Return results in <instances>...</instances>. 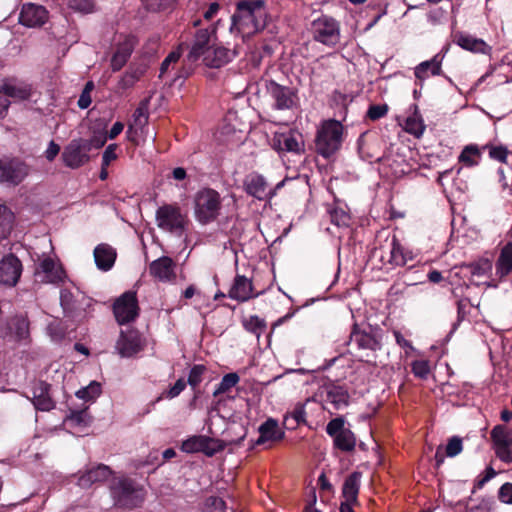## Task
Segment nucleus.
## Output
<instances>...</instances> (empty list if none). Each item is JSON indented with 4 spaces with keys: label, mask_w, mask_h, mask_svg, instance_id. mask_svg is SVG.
Masks as SVG:
<instances>
[{
    "label": "nucleus",
    "mask_w": 512,
    "mask_h": 512,
    "mask_svg": "<svg viewBox=\"0 0 512 512\" xmlns=\"http://www.w3.org/2000/svg\"><path fill=\"white\" fill-rule=\"evenodd\" d=\"M344 127L335 119L324 120L317 130L315 151L325 159L332 157L340 148L343 141Z\"/></svg>",
    "instance_id": "obj_1"
},
{
    "label": "nucleus",
    "mask_w": 512,
    "mask_h": 512,
    "mask_svg": "<svg viewBox=\"0 0 512 512\" xmlns=\"http://www.w3.org/2000/svg\"><path fill=\"white\" fill-rule=\"evenodd\" d=\"M195 219L202 225L218 219L222 209V197L215 189L204 187L193 198Z\"/></svg>",
    "instance_id": "obj_2"
},
{
    "label": "nucleus",
    "mask_w": 512,
    "mask_h": 512,
    "mask_svg": "<svg viewBox=\"0 0 512 512\" xmlns=\"http://www.w3.org/2000/svg\"><path fill=\"white\" fill-rule=\"evenodd\" d=\"M111 496L116 506L133 509L144 501L145 492L142 486L131 478H114L110 484Z\"/></svg>",
    "instance_id": "obj_3"
},
{
    "label": "nucleus",
    "mask_w": 512,
    "mask_h": 512,
    "mask_svg": "<svg viewBox=\"0 0 512 512\" xmlns=\"http://www.w3.org/2000/svg\"><path fill=\"white\" fill-rule=\"evenodd\" d=\"M265 0H242L236 4V11L232 15V22L236 24L243 19L246 24L248 21L252 24L253 31L259 32L266 27Z\"/></svg>",
    "instance_id": "obj_4"
},
{
    "label": "nucleus",
    "mask_w": 512,
    "mask_h": 512,
    "mask_svg": "<svg viewBox=\"0 0 512 512\" xmlns=\"http://www.w3.org/2000/svg\"><path fill=\"white\" fill-rule=\"evenodd\" d=\"M326 433L333 440V447L344 453H352L356 448V436L347 427L342 416L331 419L325 428Z\"/></svg>",
    "instance_id": "obj_5"
},
{
    "label": "nucleus",
    "mask_w": 512,
    "mask_h": 512,
    "mask_svg": "<svg viewBox=\"0 0 512 512\" xmlns=\"http://www.w3.org/2000/svg\"><path fill=\"white\" fill-rule=\"evenodd\" d=\"M313 39L328 47H335L340 42V24L328 15H321L313 20L312 24Z\"/></svg>",
    "instance_id": "obj_6"
},
{
    "label": "nucleus",
    "mask_w": 512,
    "mask_h": 512,
    "mask_svg": "<svg viewBox=\"0 0 512 512\" xmlns=\"http://www.w3.org/2000/svg\"><path fill=\"white\" fill-rule=\"evenodd\" d=\"M156 222L160 229L181 235L185 231L187 218L178 204H164L156 211Z\"/></svg>",
    "instance_id": "obj_7"
},
{
    "label": "nucleus",
    "mask_w": 512,
    "mask_h": 512,
    "mask_svg": "<svg viewBox=\"0 0 512 512\" xmlns=\"http://www.w3.org/2000/svg\"><path fill=\"white\" fill-rule=\"evenodd\" d=\"M113 314L119 325L129 324L137 319L140 308L135 291H126L113 304Z\"/></svg>",
    "instance_id": "obj_8"
},
{
    "label": "nucleus",
    "mask_w": 512,
    "mask_h": 512,
    "mask_svg": "<svg viewBox=\"0 0 512 512\" xmlns=\"http://www.w3.org/2000/svg\"><path fill=\"white\" fill-rule=\"evenodd\" d=\"M271 147L278 152L301 155L305 153V141L303 135L295 129L284 132H275L272 137Z\"/></svg>",
    "instance_id": "obj_9"
},
{
    "label": "nucleus",
    "mask_w": 512,
    "mask_h": 512,
    "mask_svg": "<svg viewBox=\"0 0 512 512\" xmlns=\"http://www.w3.org/2000/svg\"><path fill=\"white\" fill-rule=\"evenodd\" d=\"M348 345H355L357 350L376 351L380 342L371 325L354 323L350 332Z\"/></svg>",
    "instance_id": "obj_10"
},
{
    "label": "nucleus",
    "mask_w": 512,
    "mask_h": 512,
    "mask_svg": "<svg viewBox=\"0 0 512 512\" xmlns=\"http://www.w3.org/2000/svg\"><path fill=\"white\" fill-rule=\"evenodd\" d=\"M216 38V29L212 26L206 28H199L194 34V40L191 45L190 51L187 55V60L194 63L203 57L214 44Z\"/></svg>",
    "instance_id": "obj_11"
},
{
    "label": "nucleus",
    "mask_w": 512,
    "mask_h": 512,
    "mask_svg": "<svg viewBox=\"0 0 512 512\" xmlns=\"http://www.w3.org/2000/svg\"><path fill=\"white\" fill-rule=\"evenodd\" d=\"M223 441L207 436H192L182 443V450L187 453L202 452L208 457L224 450Z\"/></svg>",
    "instance_id": "obj_12"
},
{
    "label": "nucleus",
    "mask_w": 512,
    "mask_h": 512,
    "mask_svg": "<svg viewBox=\"0 0 512 512\" xmlns=\"http://www.w3.org/2000/svg\"><path fill=\"white\" fill-rule=\"evenodd\" d=\"M266 91L274 100V108L277 110L292 109L296 103V92L284 85L278 84L276 81L270 79L265 83Z\"/></svg>",
    "instance_id": "obj_13"
},
{
    "label": "nucleus",
    "mask_w": 512,
    "mask_h": 512,
    "mask_svg": "<svg viewBox=\"0 0 512 512\" xmlns=\"http://www.w3.org/2000/svg\"><path fill=\"white\" fill-rule=\"evenodd\" d=\"M29 173L28 165L18 158L0 160V182L19 185Z\"/></svg>",
    "instance_id": "obj_14"
},
{
    "label": "nucleus",
    "mask_w": 512,
    "mask_h": 512,
    "mask_svg": "<svg viewBox=\"0 0 512 512\" xmlns=\"http://www.w3.org/2000/svg\"><path fill=\"white\" fill-rule=\"evenodd\" d=\"M61 306L64 316L74 323H82L88 316L87 309L91 306L90 300L82 297L74 299L70 293H61Z\"/></svg>",
    "instance_id": "obj_15"
},
{
    "label": "nucleus",
    "mask_w": 512,
    "mask_h": 512,
    "mask_svg": "<svg viewBox=\"0 0 512 512\" xmlns=\"http://www.w3.org/2000/svg\"><path fill=\"white\" fill-rule=\"evenodd\" d=\"M89 148L83 138L73 139L65 148L62 153L64 164L72 169L83 166L90 160L88 155Z\"/></svg>",
    "instance_id": "obj_16"
},
{
    "label": "nucleus",
    "mask_w": 512,
    "mask_h": 512,
    "mask_svg": "<svg viewBox=\"0 0 512 512\" xmlns=\"http://www.w3.org/2000/svg\"><path fill=\"white\" fill-rule=\"evenodd\" d=\"M34 276L37 282L58 284L63 282L66 275L61 266H57L52 258L47 257L39 263Z\"/></svg>",
    "instance_id": "obj_17"
},
{
    "label": "nucleus",
    "mask_w": 512,
    "mask_h": 512,
    "mask_svg": "<svg viewBox=\"0 0 512 512\" xmlns=\"http://www.w3.org/2000/svg\"><path fill=\"white\" fill-rule=\"evenodd\" d=\"M258 432L259 437L253 442L252 448L266 443H269L266 448H270L272 444L282 441L285 437V432L279 427L278 421L271 417L258 427Z\"/></svg>",
    "instance_id": "obj_18"
},
{
    "label": "nucleus",
    "mask_w": 512,
    "mask_h": 512,
    "mask_svg": "<svg viewBox=\"0 0 512 512\" xmlns=\"http://www.w3.org/2000/svg\"><path fill=\"white\" fill-rule=\"evenodd\" d=\"M47 9L39 4L25 3L22 5L19 22L26 27H41L48 20Z\"/></svg>",
    "instance_id": "obj_19"
},
{
    "label": "nucleus",
    "mask_w": 512,
    "mask_h": 512,
    "mask_svg": "<svg viewBox=\"0 0 512 512\" xmlns=\"http://www.w3.org/2000/svg\"><path fill=\"white\" fill-rule=\"evenodd\" d=\"M22 272L21 261L13 254L5 256L0 261V283L14 286L18 282Z\"/></svg>",
    "instance_id": "obj_20"
},
{
    "label": "nucleus",
    "mask_w": 512,
    "mask_h": 512,
    "mask_svg": "<svg viewBox=\"0 0 512 512\" xmlns=\"http://www.w3.org/2000/svg\"><path fill=\"white\" fill-rule=\"evenodd\" d=\"M116 349L122 357H132L143 349L141 337L138 331L121 330L119 338L116 342Z\"/></svg>",
    "instance_id": "obj_21"
},
{
    "label": "nucleus",
    "mask_w": 512,
    "mask_h": 512,
    "mask_svg": "<svg viewBox=\"0 0 512 512\" xmlns=\"http://www.w3.org/2000/svg\"><path fill=\"white\" fill-rule=\"evenodd\" d=\"M51 385L45 381L39 380L32 386V403L36 410L50 411L55 407V401L52 399Z\"/></svg>",
    "instance_id": "obj_22"
},
{
    "label": "nucleus",
    "mask_w": 512,
    "mask_h": 512,
    "mask_svg": "<svg viewBox=\"0 0 512 512\" xmlns=\"http://www.w3.org/2000/svg\"><path fill=\"white\" fill-rule=\"evenodd\" d=\"M175 262L168 256H162L151 262L149 273L162 282H170L176 278Z\"/></svg>",
    "instance_id": "obj_23"
},
{
    "label": "nucleus",
    "mask_w": 512,
    "mask_h": 512,
    "mask_svg": "<svg viewBox=\"0 0 512 512\" xmlns=\"http://www.w3.org/2000/svg\"><path fill=\"white\" fill-rule=\"evenodd\" d=\"M453 41L462 49L473 53L489 55L492 51V47L488 45L484 40L476 38L475 36L468 33L460 31L454 33Z\"/></svg>",
    "instance_id": "obj_24"
},
{
    "label": "nucleus",
    "mask_w": 512,
    "mask_h": 512,
    "mask_svg": "<svg viewBox=\"0 0 512 512\" xmlns=\"http://www.w3.org/2000/svg\"><path fill=\"white\" fill-rule=\"evenodd\" d=\"M260 293H254L252 281L243 275L237 274L233 285L229 290V297L239 302L248 301L251 298L259 296Z\"/></svg>",
    "instance_id": "obj_25"
},
{
    "label": "nucleus",
    "mask_w": 512,
    "mask_h": 512,
    "mask_svg": "<svg viewBox=\"0 0 512 512\" xmlns=\"http://www.w3.org/2000/svg\"><path fill=\"white\" fill-rule=\"evenodd\" d=\"M444 59L443 51L435 54L432 59L423 61L415 67L414 74L416 79L424 81L429 75H443L442 61Z\"/></svg>",
    "instance_id": "obj_26"
},
{
    "label": "nucleus",
    "mask_w": 512,
    "mask_h": 512,
    "mask_svg": "<svg viewBox=\"0 0 512 512\" xmlns=\"http://www.w3.org/2000/svg\"><path fill=\"white\" fill-rule=\"evenodd\" d=\"M235 53L230 49L223 46H217L215 43L203 56V62L206 66L211 68H220L230 62Z\"/></svg>",
    "instance_id": "obj_27"
},
{
    "label": "nucleus",
    "mask_w": 512,
    "mask_h": 512,
    "mask_svg": "<svg viewBox=\"0 0 512 512\" xmlns=\"http://www.w3.org/2000/svg\"><path fill=\"white\" fill-rule=\"evenodd\" d=\"M245 191L259 200H263L268 193L266 192L267 183L265 178L256 172L250 173L244 180ZM274 192H269V198H272Z\"/></svg>",
    "instance_id": "obj_28"
},
{
    "label": "nucleus",
    "mask_w": 512,
    "mask_h": 512,
    "mask_svg": "<svg viewBox=\"0 0 512 512\" xmlns=\"http://www.w3.org/2000/svg\"><path fill=\"white\" fill-rule=\"evenodd\" d=\"M111 474L112 470L109 466L105 464H98L83 473L78 479V484L82 488H89L95 483H100L107 480Z\"/></svg>",
    "instance_id": "obj_29"
},
{
    "label": "nucleus",
    "mask_w": 512,
    "mask_h": 512,
    "mask_svg": "<svg viewBox=\"0 0 512 512\" xmlns=\"http://www.w3.org/2000/svg\"><path fill=\"white\" fill-rule=\"evenodd\" d=\"M134 50V40L127 37L116 46V50L111 58L110 66L113 72L121 70L128 62Z\"/></svg>",
    "instance_id": "obj_30"
},
{
    "label": "nucleus",
    "mask_w": 512,
    "mask_h": 512,
    "mask_svg": "<svg viewBox=\"0 0 512 512\" xmlns=\"http://www.w3.org/2000/svg\"><path fill=\"white\" fill-rule=\"evenodd\" d=\"M93 255L98 269L108 271L114 266L117 252L111 245L101 243L95 247Z\"/></svg>",
    "instance_id": "obj_31"
},
{
    "label": "nucleus",
    "mask_w": 512,
    "mask_h": 512,
    "mask_svg": "<svg viewBox=\"0 0 512 512\" xmlns=\"http://www.w3.org/2000/svg\"><path fill=\"white\" fill-rule=\"evenodd\" d=\"M361 478L362 473L360 471H353L345 478L341 491L344 501L359 503L358 495L361 486Z\"/></svg>",
    "instance_id": "obj_32"
},
{
    "label": "nucleus",
    "mask_w": 512,
    "mask_h": 512,
    "mask_svg": "<svg viewBox=\"0 0 512 512\" xmlns=\"http://www.w3.org/2000/svg\"><path fill=\"white\" fill-rule=\"evenodd\" d=\"M0 93L17 101H25L31 98L33 88L31 84L23 82L18 84L5 82L0 88Z\"/></svg>",
    "instance_id": "obj_33"
},
{
    "label": "nucleus",
    "mask_w": 512,
    "mask_h": 512,
    "mask_svg": "<svg viewBox=\"0 0 512 512\" xmlns=\"http://www.w3.org/2000/svg\"><path fill=\"white\" fill-rule=\"evenodd\" d=\"M512 272V242L507 243L500 251L495 263V275L502 281Z\"/></svg>",
    "instance_id": "obj_34"
},
{
    "label": "nucleus",
    "mask_w": 512,
    "mask_h": 512,
    "mask_svg": "<svg viewBox=\"0 0 512 512\" xmlns=\"http://www.w3.org/2000/svg\"><path fill=\"white\" fill-rule=\"evenodd\" d=\"M9 334L16 341H21L29 336V321L24 316H15L7 323Z\"/></svg>",
    "instance_id": "obj_35"
},
{
    "label": "nucleus",
    "mask_w": 512,
    "mask_h": 512,
    "mask_svg": "<svg viewBox=\"0 0 512 512\" xmlns=\"http://www.w3.org/2000/svg\"><path fill=\"white\" fill-rule=\"evenodd\" d=\"M349 392L345 386L332 384L327 387V400L331 402L336 409L349 404Z\"/></svg>",
    "instance_id": "obj_36"
},
{
    "label": "nucleus",
    "mask_w": 512,
    "mask_h": 512,
    "mask_svg": "<svg viewBox=\"0 0 512 512\" xmlns=\"http://www.w3.org/2000/svg\"><path fill=\"white\" fill-rule=\"evenodd\" d=\"M481 159L482 151L476 144L466 145L458 156V162L465 167H475L479 165Z\"/></svg>",
    "instance_id": "obj_37"
},
{
    "label": "nucleus",
    "mask_w": 512,
    "mask_h": 512,
    "mask_svg": "<svg viewBox=\"0 0 512 512\" xmlns=\"http://www.w3.org/2000/svg\"><path fill=\"white\" fill-rule=\"evenodd\" d=\"M301 424H306V410L303 404L298 403L292 412L285 414L283 425L286 429L294 430Z\"/></svg>",
    "instance_id": "obj_38"
},
{
    "label": "nucleus",
    "mask_w": 512,
    "mask_h": 512,
    "mask_svg": "<svg viewBox=\"0 0 512 512\" xmlns=\"http://www.w3.org/2000/svg\"><path fill=\"white\" fill-rule=\"evenodd\" d=\"M331 223L338 227H348L351 222V216L345 206L335 203L329 210Z\"/></svg>",
    "instance_id": "obj_39"
},
{
    "label": "nucleus",
    "mask_w": 512,
    "mask_h": 512,
    "mask_svg": "<svg viewBox=\"0 0 512 512\" xmlns=\"http://www.w3.org/2000/svg\"><path fill=\"white\" fill-rule=\"evenodd\" d=\"M405 129L409 134L416 138H420L423 135L426 125L424 124L417 106H415L414 113L406 119Z\"/></svg>",
    "instance_id": "obj_40"
},
{
    "label": "nucleus",
    "mask_w": 512,
    "mask_h": 512,
    "mask_svg": "<svg viewBox=\"0 0 512 512\" xmlns=\"http://www.w3.org/2000/svg\"><path fill=\"white\" fill-rule=\"evenodd\" d=\"M13 223L14 214L5 205H0V241L10 235Z\"/></svg>",
    "instance_id": "obj_41"
},
{
    "label": "nucleus",
    "mask_w": 512,
    "mask_h": 512,
    "mask_svg": "<svg viewBox=\"0 0 512 512\" xmlns=\"http://www.w3.org/2000/svg\"><path fill=\"white\" fill-rule=\"evenodd\" d=\"M490 435L495 447L512 445V430L505 425H496Z\"/></svg>",
    "instance_id": "obj_42"
},
{
    "label": "nucleus",
    "mask_w": 512,
    "mask_h": 512,
    "mask_svg": "<svg viewBox=\"0 0 512 512\" xmlns=\"http://www.w3.org/2000/svg\"><path fill=\"white\" fill-rule=\"evenodd\" d=\"M473 498L470 496L465 500L458 502L459 506H463L464 512H490L493 505L491 498H481L477 504H472Z\"/></svg>",
    "instance_id": "obj_43"
},
{
    "label": "nucleus",
    "mask_w": 512,
    "mask_h": 512,
    "mask_svg": "<svg viewBox=\"0 0 512 512\" xmlns=\"http://www.w3.org/2000/svg\"><path fill=\"white\" fill-rule=\"evenodd\" d=\"M388 263L394 266H404L407 263L406 253L396 236H393Z\"/></svg>",
    "instance_id": "obj_44"
},
{
    "label": "nucleus",
    "mask_w": 512,
    "mask_h": 512,
    "mask_svg": "<svg viewBox=\"0 0 512 512\" xmlns=\"http://www.w3.org/2000/svg\"><path fill=\"white\" fill-rule=\"evenodd\" d=\"M145 70L140 67H130L124 75L118 81V88L121 90H127L132 88L137 81L143 76Z\"/></svg>",
    "instance_id": "obj_45"
},
{
    "label": "nucleus",
    "mask_w": 512,
    "mask_h": 512,
    "mask_svg": "<svg viewBox=\"0 0 512 512\" xmlns=\"http://www.w3.org/2000/svg\"><path fill=\"white\" fill-rule=\"evenodd\" d=\"M243 326L245 330L250 333H253L258 338L266 329V322L264 319L258 317L257 315H251L249 318L243 321Z\"/></svg>",
    "instance_id": "obj_46"
},
{
    "label": "nucleus",
    "mask_w": 512,
    "mask_h": 512,
    "mask_svg": "<svg viewBox=\"0 0 512 512\" xmlns=\"http://www.w3.org/2000/svg\"><path fill=\"white\" fill-rule=\"evenodd\" d=\"M184 47H188V45L186 43H181L176 50L171 51L166 56V58L163 60V62L161 63V66H160V73H159L160 78L164 77V75L168 72L169 67L172 64L174 65L179 61Z\"/></svg>",
    "instance_id": "obj_47"
},
{
    "label": "nucleus",
    "mask_w": 512,
    "mask_h": 512,
    "mask_svg": "<svg viewBox=\"0 0 512 512\" xmlns=\"http://www.w3.org/2000/svg\"><path fill=\"white\" fill-rule=\"evenodd\" d=\"M206 372L207 367L203 364H195L192 366L186 381L192 390H196L199 384L203 381V376Z\"/></svg>",
    "instance_id": "obj_48"
},
{
    "label": "nucleus",
    "mask_w": 512,
    "mask_h": 512,
    "mask_svg": "<svg viewBox=\"0 0 512 512\" xmlns=\"http://www.w3.org/2000/svg\"><path fill=\"white\" fill-rule=\"evenodd\" d=\"M240 378L237 373H228L223 376L221 382L213 392V396L217 397L220 394L226 393L229 391L232 387H234L238 382Z\"/></svg>",
    "instance_id": "obj_49"
},
{
    "label": "nucleus",
    "mask_w": 512,
    "mask_h": 512,
    "mask_svg": "<svg viewBox=\"0 0 512 512\" xmlns=\"http://www.w3.org/2000/svg\"><path fill=\"white\" fill-rule=\"evenodd\" d=\"M482 149H488L489 157L491 159L507 164V157L510 154V151L507 149L506 146L486 144L485 146H483Z\"/></svg>",
    "instance_id": "obj_50"
},
{
    "label": "nucleus",
    "mask_w": 512,
    "mask_h": 512,
    "mask_svg": "<svg viewBox=\"0 0 512 512\" xmlns=\"http://www.w3.org/2000/svg\"><path fill=\"white\" fill-rule=\"evenodd\" d=\"M101 393L100 385L97 382H92L89 386L82 388L76 392L79 399L89 401L97 397Z\"/></svg>",
    "instance_id": "obj_51"
},
{
    "label": "nucleus",
    "mask_w": 512,
    "mask_h": 512,
    "mask_svg": "<svg viewBox=\"0 0 512 512\" xmlns=\"http://www.w3.org/2000/svg\"><path fill=\"white\" fill-rule=\"evenodd\" d=\"M94 89V83L93 81H88L81 94H80V97L78 99V107L80 109H86L90 106L91 102H92V99H91V92L93 91Z\"/></svg>",
    "instance_id": "obj_52"
},
{
    "label": "nucleus",
    "mask_w": 512,
    "mask_h": 512,
    "mask_svg": "<svg viewBox=\"0 0 512 512\" xmlns=\"http://www.w3.org/2000/svg\"><path fill=\"white\" fill-rule=\"evenodd\" d=\"M412 373L420 378L426 379L430 373V367L426 360H415L411 364Z\"/></svg>",
    "instance_id": "obj_53"
},
{
    "label": "nucleus",
    "mask_w": 512,
    "mask_h": 512,
    "mask_svg": "<svg viewBox=\"0 0 512 512\" xmlns=\"http://www.w3.org/2000/svg\"><path fill=\"white\" fill-rule=\"evenodd\" d=\"M107 139L105 132H98L94 133L90 139L83 138V142L87 144L90 152L92 149L98 150L102 148L106 144Z\"/></svg>",
    "instance_id": "obj_54"
},
{
    "label": "nucleus",
    "mask_w": 512,
    "mask_h": 512,
    "mask_svg": "<svg viewBox=\"0 0 512 512\" xmlns=\"http://www.w3.org/2000/svg\"><path fill=\"white\" fill-rule=\"evenodd\" d=\"M186 385L187 382L183 378H179L172 387H170L168 390L163 392L160 397H158L157 401L161 400L163 397L168 399L177 397L186 388Z\"/></svg>",
    "instance_id": "obj_55"
},
{
    "label": "nucleus",
    "mask_w": 512,
    "mask_h": 512,
    "mask_svg": "<svg viewBox=\"0 0 512 512\" xmlns=\"http://www.w3.org/2000/svg\"><path fill=\"white\" fill-rule=\"evenodd\" d=\"M470 268L472 275L481 277L487 275L491 271L492 264L489 260L486 259L476 263H472L470 265Z\"/></svg>",
    "instance_id": "obj_56"
},
{
    "label": "nucleus",
    "mask_w": 512,
    "mask_h": 512,
    "mask_svg": "<svg viewBox=\"0 0 512 512\" xmlns=\"http://www.w3.org/2000/svg\"><path fill=\"white\" fill-rule=\"evenodd\" d=\"M226 503L223 499L211 496L206 500L205 512H225Z\"/></svg>",
    "instance_id": "obj_57"
},
{
    "label": "nucleus",
    "mask_w": 512,
    "mask_h": 512,
    "mask_svg": "<svg viewBox=\"0 0 512 512\" xmlns=\"http://www.w3.org/2000/svg\"><path fill=\"white\" fill-rule=\"evenodd\" d=\"M462 448L463 446L461 438L454 436L449 439L446 445L445 454L448 457H455L462 451Z\"/></svg>",
    "instance_id": "obj_58"
},
{
    "label": "nucleus",
    "mask_w": 512,
    "mask_h": 512,
    "mask_svg": "<svg viewBox=\"0 0 512 512\" xmlns=\"http://www.w3.org/2000/svg\"><path fill=\"white\" fill-rule=\"evenodd\" d=\"M68 6L79 12L89 13L93 9V0H68Z\"/></svg>",
    "instance_id": "obj_59"
},
{
    "label": "nucleus",
    "mask_w": 512,
    "mask_h": 512,
    "mask_svg": "<svg viewBox=\"0 0 512 512\" xmlns=\"http://www.w3.org/2000/svg\"><path fill=\"white\" fill-rule=\"evenodd\" d=\"M388 112V106L386 104H383V105H379V104H374V105H370L369 108H368V111H367V117L370 119V120H378L382 117H384Z\"/></svg>",
    "instance_id": "obj_60"
},
{
    "label": "nucleus",
    "mask_w": 512,
    "mask_h": 512,
    "mask_svg": "<svg viewBox=\"0 0 512 512\" xmlns=\"http://www.w3.org/2000/svg\"><path fill=\"white\" fill-rule=\"evenodd\" d=\"M495 475H496V471L491 466L487 467L485 470V475L479 476L475 480L473 489H472V494H474L476 492V490L482 489L485 486V484L488 481H490Z\"/></svg>",
    "instance_id": "obj_61"
},
{
    "label": "nucleus",
    "mask_w": 512,
    "mask_h": 512,
    "mask_svg": "<svg viewBox=\"0 0 512 512\" xmlns=\"http://www.w3.org/2000/svg\"><path fill=\"white\" fill-rule=\"evenodd\" d=\"M87 408L82 410H70L67 419L78 426H85L87 424Z\"/></svg>",
    "instance_id": "obj_62"
},
{
    "label": "nucleus",
    "mask_w": 512,
    "mask_h": 512,
    "mask_svg": "<svg viewBox=\"0 0 512 512\" xmlns=\"http://www.w3.org/2000/svg\"><path fill=\"white\" fill-rule=\"evenodd\" d=\"M498 498L502 503L512 505V483H504L498 490Z\"/></svg>",
    "instance_id": "obj_63"
},
{
    "label": "nucleus",
    "mask_w": 512,
    "mask_h": 512,
    "mask_svg": "<svg viewBox=\"0 0 512 512\" xmlns=\"http://www.w3.org/2000/svg\"><path fill=\"white\" fill-rule=\"evenodd\" d=\"M512 445L495 447L496 456L505 463H512Z\"/></svg>",
    "instance_id": "obj_64"
}]
</instances>
